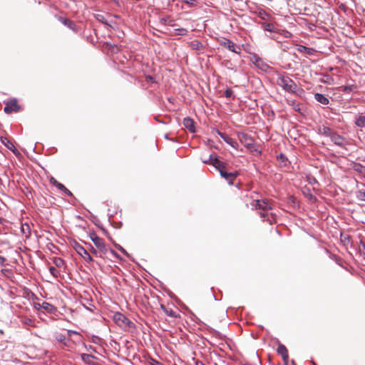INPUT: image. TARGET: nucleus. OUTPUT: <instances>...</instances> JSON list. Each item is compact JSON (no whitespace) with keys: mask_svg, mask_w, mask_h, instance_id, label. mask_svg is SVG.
I'll return each instance as SVG.
<instances>
[{"mask_svg":"<svg viewBox=\"0 0 365 365\" xmlns=\"http://www.w3.org/2000/svg\"><path fill=\"white\" fill-rule=\"evenodd\" d=\"M277 83L288 93H297V91L299 90L296 83L288 76H279L277 79Z\"/></svg>","mask_w":365,"mask_h":365,"instance_id":"f257e3e1","label":"nucleus"},{"mask_svg":"<svg viewBox=\"0 0 365 365\" xmlns=\"http://www.w3.org/2000/svg\"><path fill=\"white\" fill-rule=\"evenodd\" d=\"M215 163L217 164V170L219 171L220 176L225 178L230 185H233L235 180L240 175L239 172H227L226 164L223 162Z\"/></svg>","mask_w":365,"mask_h":365,"instance_id":"f03ea898","label":"nucleus"},{"mask_svg":"<svg viewBox=\"0 0 365 365\" xmlns=\"http://www.w3.org/2000/svg\"><path fill=\"white\" fill-rule=\"evenodd\" d=\"M251 206L252 209L262 210L263 211L262 212L272 209V205L267 200H253L251 202Z\"/></svg>","mask_w":365,"mask_h":365,"instance_id":"7ed1b4c3","label":"nucleus"},{"mask_svg":"<svg viewBox=\"0 0 365 365\" xmlns=\"http://www.w3.org/2000/svg\"><path fill=\"white\" fill-rule=\"evenodd\" d=\"M220 44L225 48H227L229 51L234 52L235 53H241V48L240 46L236 45L233 41L230 39L222 38L220 41Z\"/></svg>","mask_w":365,"mask_h":365,"instance_id":"20e7f679","label":"nucleus"},{"mask_svg":"<svg viewBox=\"0 0 365 365\" xmlns=\"http://www.w3.org/2000/svg\"><path fill=\"white\" fill-rule=\"evenodd\" d=\"M113 321L120 327H129L130 321L123 314L116 312L113 317Z\"/></svg>","mask_w":365,"mask_h":365,"instance_id":"39448f33","label":"nucleus"},{"mask_svg":"<svg viewBox=\"0 0 365 365\" xmlns=\"http://www.w3.org/2000/svg\"><path fill=\"white\" fill-rule=\"evenodd\" d=\"M239 139L242 144L250 150L255 149L254 140L247 133H240L239 135Z\"/></svg>","mask_w":365,"mask_h":365,"instance_id":"423d86ee","label":"nucleus"},{"mask_svg":"<svg viewBox=\"0 0 365 365\" xmlns=\"http://www.w3.org/2000/svg\"><path fill=\"white\" fill-rule=\"evenodd\" d=\"M90 237L99 251L101 252L106 253V247L104 240L96 234H91Z\"/></svg>","mask_w":365,"mask_h":365,"instance_id":"0eeeda50","label":"nucleus"},{"mask_svg":"<svg viewBox=\"0 0 365 365\" xmlns=\"http://www.w3.org/2000/svg\"><path fill=\"white\" fill-rule=\"evenodd\" d=\"M20 110V106L16 98H14L6 103L4 110L6 113L9 114L11 112H18Z\"/></svg>","mask_w":365,"mask_h":365,"instance_id":"6e6552de","label":"nucleus"},{"mask_svg":"<svg viewBox=\"0 0 365 365\" xmlns=\"http://www.w3.org/2000/svg\"><path fill=\"white\" fill-rule=\"evenodd\" d=\"M277 352L282 356L284 364L287 365L289 361V354L286 346L279 344L277 346Z\"/></svg>","mask_w":365,"mask_h":365,"instance_id":"1a4fd4ad","label":"nucleus"},{"mask_svg":"<svg viewBox=\"0 0 365 365\" xmlns=\"http://www.w3.org/2000/svg\"><path fill=\"white\" fill-rule=\"evenodd\" d=\"M76 252L80 255L86 262H91L93 261V258L88 252V251L81 245H78L76 247Z\"/></svg>","mask_w":365,"mask_h":365,"instance_id":"9d476101","label":"nucleus"},{"mask_svg":"<svg viewBox=\"0 0 365 365\" xmlns=\"http://www.w3.org/2000/svg\"><path fill=\"white\" fill-rule=\"evenodd\" d=\"M202 162L205 164L213 165L217 169V164L215 163H222L220 161L215 153H212L208 156L207 158L202 159Z\"/></svg>","mask_w":365,"mask_h":365,"instance_id":"9b49d317","label":"nucleus"},{"mask_svg":"<svg viewBox=\"0 0 365 365\" xmlns=\"http://www.w3.org/2000/svg\"><path fill=\"white\" fill-rule=\"evenodd\" d=\"M1 142L11 151H12L15 155L19 154V151L16 149L14 144L10 142V140L6 137L1 136L0 138Z\"/></svg>","mask_w":365,"mask_h":365,"instance_id":"f8f14e48","label":"nucleus"},{"mask_svg":"<svg viewBox=\"0 0 365 365\" xmlns=\"http://www.w3.org/2000/svg\"><path fill=\"white\" fill-rule=\"evenodd\" d=\"M330 138L331 141L337 145L343 146L345 144V138L336 133H334Z\"/></svg>","mask_w":365,"mask_h":365,"instance_id":"ddd939ff","label":"nucleus"},{"mask_svg":"<svg viewBox=\"0 0 365 365\" xmlns=\"http://www.w3.org/2000/svg\"><path fill=\"white\" fill-rule=\"evenodd\" d=\"M194 124H195V123H194L193 120L190 118L187 117V118H184V120H183V125L187 130H189L191 133L195 132Z\"/></svg>","mask_w":365,"mask_h":365,"instance_id":"4468645a","label":"nucleus"},{"mask_svg":"<svg viewBox=\"0 0 365 365\" xmlns=\"http://www.w3.org/2000/svg\"><path fill=\"white\" fill-rule=\"evenodd\" d=\"M58 19L65 26H66L67 27H68L69 29H71L73 31H76V26L73 21H72L71 20H70L68 19L63 18V17H59Z\"/></svg>","mask_w":365,"mask_h":365,"instance_id":"2eb2a0df","label":"nucleus"},{"mask_svg":"<svg viewBox=\"0 0 365 365\" xmlns=\"http://www.w3.org/2000/svg\"><path fill=\"white\" fill-rule=\"evenodd\" d=\"M160 309L169 317L177 318L179 314L171 308H167L165 305L161 304Z\"/></svg>","mask_w":365,"mask_h":365,"instance_id":"dca6fc26","label":"nucleus"},{"mask_svg":"<svg viewBox=\"0 0 365 365\" xmlns=\"http://www.w3.org/2000/svg\"><path fill=\"white\" fill-rule=\"evenodd\" d=\"M314 98L317 102L323 105H328L329 103V100L328 99V98H327L322 93H316L314 95Z\"/></svg>","mask_w":365,"mask_h":365,"instance_id":"f3484780","label":"nucleus"},{"mask_svg":"<svg viewBox=\"0 0 365 365\" xmlns=\"http://www.w3.org/2000/svg\"><path fill=\"white\" fill-rule=\"evenodd\" d=\"M217 133L227 143L230 144L233 148L236 147V145H237V142L233 140L231 138H230L225 133H220V131H217Z\"/></svg>","mask_w":365,"mask_h":365,"instance_id":"a211bd4d","label":"nucleus"},{"mask_svg":"<svg viewBox=\"0 0 365 365\" xmlns=\"http://www.w3.org/2000/svg\"><path fill=\"white\" fill-rule=\"evenodd\" d=\"M355 124L360 128L365 127V115H359L355 118Z\"/></svg>","mask_w":365,"mask_h":365,"instance_id":"6ab92c4d","label":"nucleus"},{"mask_svg":"<svg viewBox=\"0 0 365 365\" xmlns=\"http://www.w3.org/2000/svg\"><path fill=\"white\" fill-rule=\"evenodd\" d=\"M262 26L264 29V30L270 32H277V30L275 26L271 23L263 22L262 23Z\"/></svg>","mask_w":365,"mask_h":365,"instance_id":"aec40b11","label":"nucleus"},{"mask_svg":"<svg viewBox=\"0 0 365 365\" xmlns=\"http://www.w3.org/2000/svg\"><path fill=\"white\" fill-rule=\"evenodd\" d=\"M253 63L255 64V66H257L261 69H264V67L267 66V65L264 63L262 59L257 56H255L253 57Z\"/></svg>","mask_w":365,"mask_h":365,"instance_id":"412c9836","label":"nucleus"},{"mask_svg":"<svg viewBox=\"0 0 365 365\" xmlns=\"http://www.w3.org/2000/svg\"><path fill=\"white\" fill-rule=\"evenodd\" d=\"M356 87L354 85H350V86H342L339 88L340 91L344 93H350L353 91L354 89H356Z\"/></svg>","mask_w":365,"mask_h":365,"instance_id":"4be33fe9","label":"nucleus"},{"mask_svg":"<svg viewBox=\"0 0 365 365\" xmlns=\"http://www.w3.org/2000/svg\"><path fill=\"white\" fill-rule=\"evenodd\" d=\"M259 215L261 217L264 219V221L268 222L269 224H272L274 220V217L272 215L269 217L266 212H259Z\"/></svg>","mask_w":365,"mask_h":365,"instance_id":"5701e85b","label":"nucleus"},{"mask_svg":"<svg viewBox=\"0 0 365 365\" xmlns=\"http://www.w3.org/2000/svg\"><path fill=\"white\" fill-rule=\"evenodd\" d=\"M258 16L262 20H271L272 16L265 11L261 10L258 13Z\"/></svg>","mask_w":365,"mask_h":365,"instance_id":"b1692460","label":"nucleus"},{"mask_svg":"<svg viewBox=\"0 0 365 365\" xmlns=\"http://www.w3.org/2000/svg\"><path fill=\"white\" fill-rule=\"evenodd\" d=\"M81 359L86 364H91L92 362L91 359L93 358L94 356L93 355L88 354H82L81 355Z\"/></svg>","mask_w":365,"mask_h":365,"instance_id":"393cba45","label":"nucleus"},{"mask_svg":"<svg viewBox=\"0 0 365 365\" xmlns=\"http://www.w3.org/2000/svg\"><path fill=\"white\" fill-rule=\"evenodd\" d=\"M321 132L322 134L325 135L326 136L331 137V135L334 134V132L332 131L331 128L329 127L324 126L321 129Z\"/></svg>","mask_w":365,"mask_h":365,"instance_id":"a878e982","label":"nucleus"},{"mask_svg":"<svg viewBox=\"0 0 365 365\" xmlns=\"http://www.w3.org/2000/svg\"><path fill=\"white\" fill-rule=\"evenodd\" d=\"M24 325L28 327H34V321L30 318L24 317L21 319Z\"/></svg>","mask_w":365,"mask_h":365,"instance_id":"bb28decb","label":"nucleus"},{"mask_svg":"<svg viewBox=\"0 0 365 365\" xmlns=\"http://www.w3.org/2000/svg\"><path fill=\"white\" fill-rule=\"evenodd\" d=\"M58 189L62 191L67 196L71 197L73 195L72 192L61 183L58 187Z\"/></svg>","mask_w":365,"mask_h":365,"instance_id":"cd10ccee","label":"nucleus"},{"mask_svg":"<svg viewBox=\"0 0 365 365\" xmlns=\"http://www.w3.org/2000/svg\"><path fill=\"white\" fill-rule=\"evenodd\" d=\"M38 307H42L43 309L51 312L53 309V306L48 302H43V304L41 305L40 304H37Z\"/></svg>","mask_w":365,"mask_h":365,"instance_id":"c85d7f7f","label":"nucleus"},{"mask_svg":"<svg viewBox=\"0 0 365 365\" xmlns=\"http://www.w3.org/2000/svg\"><path fill=\"white\" fill-rule=\"evenodd\" d=\"M356 197L359 200L365 201V189H361L356 192Z\"/></svg>","mask_w":365,"mask_h":365,"instance_id":"c756f323","label":"nucleus"},{"mask_svg":"<svg viewBox=\"0 0 365 365\" xmlns=\"http://www.w3.org/2000/svg\"><path fill=\"white\" fill-rule=\"evenodd\" d=\"M21 232L25 235L26 237H29L30 235V227L28 224H24L21 226Z\"/></svg>","mask_w":365,"mask_h":365,"instance_id":"7c9ffc66","label":"nucleus"},{"mask_svg":"<svg viewBox=\"0 0 365 365\" xmlns=\"http://www.w3.org/2000/svg\"><path fill=\"white\" fill-rule=\"evenodd\" d=\"M341 241L344 245H348L350 242V236L346 234H341Z\"/></svg>","mask_w":365,"mask_h":365,"instance_id":"2f4dec72","label":"nucleus"},{"mask_svg":"<svg viewBox=\"0 0 365 365\" xmlns=\"http://www.w3.org/2000/svg\"><path fill=\"white\" fill-rule=\"evenodd\" d=\"M53 263L58 267H61L64 264V261L60 257H55L53 259Z\"/></svg>","mask_w":365,"mask_h":365,"instance_id":"473e14b6","label":"nucleus"},{"mask_svg":"<svg viewBox=\"0 0 365 365\" xmlns=\"http://www.w3.org/2000/svg\"><path fill=\"white\" fill-rule=\"evenodd\" d=\"M298 51L300 52H306L308 54L312 53V49L307 48L304 46H300L298 48Z\"/></svg>","mask_w":365,"mask_h":365,"instance_id":"72a5a7b5","label":"nucleus"},{"mask_svg":"<svg viewBox=\"0 0 365 365\" xmlns=\"http://www.w3.org/2000/svg\"><path fill=\"white\" fill-rule=\"evenodd\" d=\"M49 271H50V273L55 277H57L58 274H59V272L58 270L54 267H49Z\"/></svg>","mask_w":365,"mask_h":365,"instance_id":"f704fd0d","label":"nucleus"},{"mask_svg":"<svg viewBox=\"0 0 365 365\" xmlns=\"http://www.w3.org/2000/svg\"><path fill=\"white\" fill-rule=\"evenodd\" d=\"M182 2L188 4L190 6H195L197 5V0H182Z\"/></svg>","mask_w":365,"mask_h":365,"instance_id":"c9c22d12","label":"nucleus"},{"mask_svg":"<svg viewBox=\"0 0 365 365\" xmlns=\"http://www.w3.org/2000/svg\"><path fill=\"white\" fill-rule=\"evenodd\" d=\"M50 182H51L53 185L56 186L57 188H58V187L59 186V185L61 184V182H58V181H57V180H56L53 177H51V178H50Z\"/></svg>","mask_w":365,"mask_h":365,"instance_id":"e433bc0d","label":"nucleus"},{"mask_svg":"<svg viewBox=\"0 0 365 365\" xmlns=\"http://www.w3.org/2000/svg\"><path fill=\"white\" fill-rule=\"evenodd\" d=\"M233 94V91L228 88L225 91V96L227 98H231V96H232Z\"/></svg>","mask_w":365,"mask_h":365,"instance_id":"4c0bfd02","label":"nucleus"},{"mask_svg":"<svg viewBox=\"0 0 365 365\" xmlns=\"http://www.w3.org/2000/svg\"><path fill=\"white\" fill-rule=\"evenodd\" d=\"M56 339L60 342H63L66 340V336L63 334H58L56 336Z\"/></svg>","mask_w":365,"mask_h":365,"instance_id":"58836bf2","label":"nucleus"},{"mask_svg":"<svg viewBox=\"0 0 365 365\" xmlns=\"http://www.w3.org/2000/svg\"><path fill=\"white\" fill-rule=\"evenodd\" d=\"M192 46L193 48L198 49L200 47H202V44L198 41H195L192 43Z\"/></svg>","mask_w":365,"mask_h":365,"instance_id":"ea45409f","label":"nucleus"},{"mask_svg":"<svg viewBox=\"0 0 365 365\" xmlns=\"http://www.w3.org/2000/svg\"><path fill=\"white\" fill-rule=\"evenodd\" d=\"M91 252H92L94 255H96V256H100V255H99V252H98V251H97V250H96V249H94L93 247H91Z\"/></svg>","mask_w":365,"mask_h":365,"instance_id":"a19ab883","label":"nucleus"},{"mask_svg":"<svg viewBox=\"0 0 365 365\" xmlns=\"http://www.w3.org/2000/svg\"><path fill=\"white\" fill-rule=\"evenodd\" d=\"M6 262V258L0 255V265H4Z\"/></svg>","mask_w":365,"mask_h":365,"instance_id":"79ce46f5","label":"nucleus"},{"mask_svg":"<svg viewBox=\"0 0 365 365\" xmlns=\"http://www.w3.org/2000/svg\"><path fill=\"white\" fill-rule=\"evenodd\" d=\"M178 31H180V34H181V35H185L187 33V30L185 29H178Z\"/></svg>","mask_w":365,"mask_h":365,"instance_id":"37998d69","label":"nucleus"},{"mask_svg":"<svg viewBox=\"0 0 365 365\" xmlns=\"http://www.w3.org/2000/svg\"><path fill=\"white\" fill-rule=\"evenodd\" d=\"M151 364L152 365H163L162 363H160L156 360H153Z\"/></svg>","mask_w":365,"mask_h":365,"instance_id":"c03bdc74","label":"nucleus"},{"mask_svg":"<svg viewBox=\"0 0 365 365\" xmlns=\"http://www.w3.org/2000/svg\"><path fill=\"white\" fill-rule=\"evenodd\" d=\"M361 168H362V167L361 165H357L355 166L354 169H355V170L361 172Z\"/></svg>","mask_w":365,"mask_h":365,"instance_id":"a18cd8bd","label":"nucleus"},{"mask_svg":"<svg viewBox=\"0 0 365 365\" xmlns=\"http://www.w3.org/2000/svg\"><path fill=\"white\" fill-rule=\"evenodd\" d=\"M195 365H205V364L202 361L197 360L195 361Z\"/></svg>","mask_w":365,"mask_h":365,"instance_id":"49530a36","label":"nucleus"},{"mask_svg":"<svg viewBox=\"0 0 365 365\" xmlns=\"http://www.w3.org/2000/svg\"><path fill=\"white\" fill-rule=\"evenodd\" d=\"M284 158H285V156L283 154H280L278 156V158L281 159L282 161H284Z\"/></svg>","mask_w":365,"mask_h":365,"instance_id":"de8ad7c7","label":"nucleus"},{"mask_svg":"<svg viewBox=\"0 0 365 365\" xmlns=\"http://www.w3.org/2000/svg\"><path fill=\"white\" fill-rule=\"evenodd\" d=\"M120 250L123 253H124L125 255H128L127 252H126V251H125L123 247H120Z\"/></svg>","mask_w":365,"mask_h":365,"instance_id":"09e8293b","label":"nucleus"},{"mask_svg":"<svg viewBox=\"0 0 365 365\" xmlns=\"http://www.w3.org/2000/svg\"><path fill=\"white\" fill-rule=\"evenodd\" d=\"M294 110H298V111H299V110H300L299 106V105H297V106L294 107Z\"/></svg>","mask_w":365,"mask_h":365,"instance_id":"8fccbe9b","label":"nucleus"},{"mask_svg":"<svg viewBox=\"0 0 365 365\" xmlns=\"http://www.w3.org/2000/svg\"><path fill=\"white\" fill-rule=\"evenodd\" d=\"M147 78L149 81H152L153 80V78L151 76H148Z\"/></svg>","mask_w":365,"mask_h":365,"instance_id":"3c124183","label":"nucleus"},{"mask_svg":"<svg viewBox=\"0 0 365 365\" xmlns=\"http://www.w3.org/2000/svg\"><path fill=\"white\" fill-rule=\"evenodd\" d=\"M9 269H2L1 270L2 272H9Z\"/></svg>","mask_w":365,"mask_h":365,"instance_id":"603ef678","label":"nucleus"},{"mask_svg":"<svg viewBox=\"0 0 365 365\" xmlns=\"http://www.w3.org/2000/svg\"><path fill=\"white\" fill-rule=\"evenodd\" d=\"M0 334H4V331H3V330H1V329H0Z\"/></svg>","mask_w":365,"mask_h":365,"instance_id":"864d4df0","label":"nucleus"}]
</instances>
